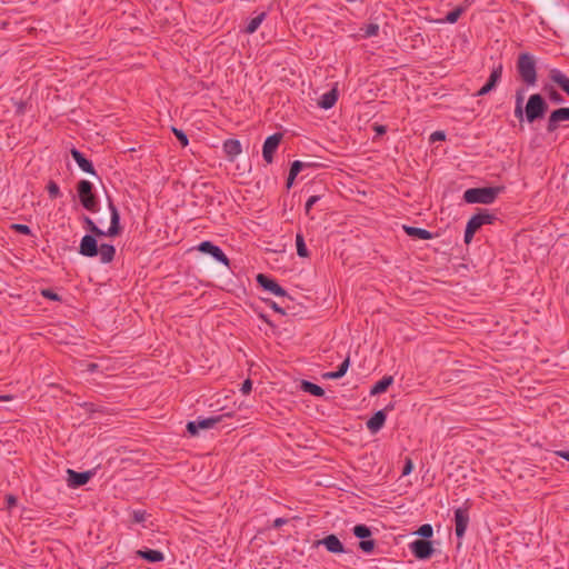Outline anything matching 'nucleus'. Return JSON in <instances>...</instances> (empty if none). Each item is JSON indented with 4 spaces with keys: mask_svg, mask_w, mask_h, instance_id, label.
<instances>
[{
    "mask_svg": "<svg viewBox=\"0 0 569 569\" xmlns=\"http://www.w3.org/2000/svg\"><path fill=\"white\" fill-rule=\"evenodd\" d=\"M108 207H109L110 214H111V224L107 232H104L103 230L98 228V226L93 222V220L90 217H88V216L83 217L84 228L90 233H92L97 237H101V236L114 237L121 232L120 213L110 197H108Z\"/></svg>",
    "mask_w": 569,
    "mask_h": 569,
    "instance_id": "1",
    "label": "nucleus"
},
{
    "mask_svg": "<svg viewBox=\"0 0 569 569\" xmlns=\"http://www.w3.org/2000/svg\"><path fill=\"white\" fill-rule=\"evenodd\" d=\"M501 188L498 187H483V188H470L463 193V200L467 203H482L490 204L498 197Z\"/></svg>",
    "mask_w": 569,
    "mask_h": 569,
    "instance_id": "2",
    "label": "nucleus"
},
{
    "mask_svg": "<svg viewBox=\"0 0 569 569\" xmlns=\"http://www.w3.org/2000/svg\"><path fill=\"white\" fill-rule=\"evenodd\" d=\"M517 70L521 78V80L527 86H535L537 82V68H536V60L533 57L528 53L523 52L520 53L517 61Z\"/></svg>",
    "mask_w": 569,
    "mask_h": 569,
    "instance_id": "3",
    "label": "nucleus"
},
{
    "mask_svg": "<svg viewBox=\"0 0 569 569\" xmlns=\"http://www.w3.org/2000/svg\"><path fill=\"white\" fill-rule=\"evenodd\" d=\"M548 110V103L545 98L539 93H533L529 97L525 107L526 120L532 123L542 119Z\"/></svg>",
    "mask_w": 569,
    "mask_h": 569,
    "instance_id": "4",
    "label": "nucleus"
},
{
    "mask_svg": "<svg viewBox=\"0 0 569 569\" xmlns=\"http://www.w3.org/2000/svg\"><path fill=\"white\" fill-rule=\"evenodd\" d=\"M80 203L91 212L98 211V200L93 192V184L88 180H80L77 184Z\"/></svg>",
    "mask_w": 569,
    "mask_h": 569,
    "instance_id": "5",
    "label": "nucleus"
},
{
    "mask_svg": "<svg viewBox=\"0 0 569 569\" xmlns=\"http://www.w3.org/2000/svg\"><path fill=\"white\" fill-rule=\"evenodd\" d=\"M409 549L419 560L430 559L435 552L432 541L425 539H416L409 545Z\"/></svg>",
    "mask_w": 569,
    "mask_h": 569,
    "instance_id": "6",
    "label": "nucleus"
},
{
    "mask_svg": "<svg viewBox=\"0 0 569 569\" xmlns=\"http://www.w3.org/2000/svg\"><path fill=\"white\" fill-rule=\"evenodd\" d=\"M223 416H212L209 418H198L194 421H189L187 423V431L191 436H197L200 429H210L213 428L217 423L222 420Z\"/></svg>",
    "mask_w": 569,
    "mask_h": 569,
    "instance_id": "7",
    "label": "nucleus"
},
{
    "mask_svg": "<svg viewBox=\"0 0 569 569\" xmlns=\"http://www.w3.org/2000/svg\"><path fill=\"white\" fill-rule=\"evenodd\" d=\"M283 134L281 132H276L269 136L262 147V157L267 163H271L273 161V154L277 151Z\"/></svg>",
    "mask_w": 569,
    "mask_h": 569,
    "instance_id": "8",
    "label": "nucleus"
},
{
    "mask_svg": "<svg viewBox=\"0 0 569 569\" xmlns=\"http://www.w3.org/2000/svg\"><path fill=\"white\" fill-rule=\"evenodd\" d=\"M198 250L202 253L210 254L214 260L223 263L227 267L230 264L229 258L224 254L220 247L213 244L211 241H202L198 246Z\"/></svg>",
    "mask_w": 569,
    "mask_h": 569,
    "instance_id": "9",
    "label": "nucleus"
},
{
    "mask_svg": "<svg viewBox=\"0 0 569 569\" xmlns=\"http://www.w3.org/2000/svg\"><path fill=\"white\" fill-rule=\"evenodd\" d=\"M469 525L468 508H458L455 510V533L457 538L462 539Z\"/></svg>",
    "mask_w": 569,
    "mask_h": 569,
    "instance_id": "10",
    "label": "nucleus"
},
{
    "mask_svg": "<svg viewBox=\"0 0 569 569\" xmlns=\"http://www.w3.org/2000/svg\"><path fill=\"white\" fill-rule=\"evenodd\" d=\"M257 283L264 290L270 291L271 293L278 297L287 296V291L273 279L270 277L258 273L256 277Z\"/></svg>",
    "mask_w": 569,
    "mask_h": 569,
    "instance_id": "11",
    "label": "nucleus"
},
{
    "mask_svg": "<svg viewBox=\"0 0 569 569\" xmlns=\"http://www.w3.org/2000/svg\"><path fill=\"white\" fill-rule=\"evenodd\" d=\"M79 253L84 257H96L99 253V246L94 234H86L82 237L79 246Z\"/></svg>",
    "mask_w": 569,
    "mask_h": 569,
    "instance_id": "12",
    "label": "nucleus"
},
{
    "mask_svg": "<svg viewBox=\"0 0 569 569\" xmlns=\"http://www.w3.org/2000/svg\"><path fill=\"white\" fill-rule=\"evenodd\" d=\"M569 120V108H559L553 110L547 122V131L555 132L559 128V122Z\"/></svg>",
    "mask_w": 569,
    "mask_h": 569,
    "instance_id": "13",
    "label": "nucleus"
},
{
    "mask_svg": "<svg viewBox=\"0 0 569 569\" xmlns=\"http://www.w3.org/2000/svg\"><path fill=\"white\" fill-rule=\"evenodd\" d=\"M68 475V486L71 488H78L84 486L89 482L91 477L93 476L92 471L78 472L72 469L67 470Z\"/></svg>",
    "mask_w": 569,
    "mask_h": 569,
    "instance_id": "14",
    "label": "nucleus"
},
{
    "mask_svg": "<svg viewBox=\"0 0 569 569\" xmlns=\"http://www.w3.org/2000/svg\"><path fill=\"white\" fill-rule=\"evenodd\" d=\"M325 546L327 551L331 553H343L346 552L343 543L339 540V538L331 533L326 536L323 539L316 541V546Z\"/></svg>",
    "mask_w": 569,
    "mask_h": 569,
    "instance_id": "15",
    "label": "nucleus"
},
{
    "mask_svg": "<svg viewBox=\"0 0 569 569\" xmlns=\"http://www.w3.org/2000/svg\"><path fill=\"white\" fill-rule=\"evenodd\" d=\"M71 157L77 162V164L87 173L91 176H97L96 169L90 160H88L82 152L78 149L72 148L70 150Z\"/></svg>",
    "mask_w": 569,
    "mask_h": 569,
    "instance_id": "16",
    "label": "nucleus"
},
{
    "mask_svg": "<svg viewBox=\"0 0 569 569\" xmlns=\"http://www.w3.org/2000/svg\"><path fill=\"white\" fill-rule=\"evenodd\" d=\"M387 415L385 410L377 411L368 421L367 428L372 432H378L385 425Z\"/></svg>",
    "mask_w": 569,
    "mask_h": 569,
    "instance_id": "17",
    "label": "nucleus"
},
{
    "mask_svg": "<svg viewBox=\"0 0 569 569\" xmlns=\"http://www.w3.org/2000/svg\"><path fill=\"white\" fill-rule=\"evenodd\" d=\"M223 151L229 160L232 161L242 151L240 141L237 139H227L223 142Z\"/></svg>",
    "mask_w": 569,
    "mask_h": 569,
    "instance_id": "18",
    "label": "nucleus"
},
{
    "mask_svg": "<svg viewBox=\"0 0 569 569\" xmlns=\"http://www.w3.org/2000/svg\"><path fill=\"white\" fill-rule=\"evenodd\" d=\"M403 231L413 239L429 240L433 238V234L427 229L411 227L403 224Z\"/></svg>",
    "mask_w": 569,
    "mask_h": 569,
    "instance_id": "19",
    "label": "nucleus"
},
{
    "mask_svg": "<svg viewBox=\"0 0 569 569\" xmlns=\"http://www.w3.org/2000/svg\"><path fill=\"white\" fill-rule=\"evenodd\" d=\"M338 100V90L337 88H332L331 90H329L328 92L323 93L319 101H318V106L322 109H330L332 108L336 102Z\"/></svg>",
    "mask_w": 569,
    "mask_h": 569,
    "instance_id": "20",
    "label": "nucleus"
},
{
    "mask_svg": "<svg viewBox=\"0 0 569 569\" xmlns=\"http://www.w3.org/2000/svg\"><path fill=\"white\" fill-rule=\"evenodd\" d=\"M137 555H138V557H140L151 563L160 562L164 558V556L161 551L154 550V549L138 550Z\"/></svg>",
    "mask_w": 569,
    "mask_h": 569,
    "instance_id": "21",
    "label": "nucleus"
},
{
    "mask_svg": "<svg viewBox=\"0 0 569 569\" xmlns=\"http://www.w3.org/2000/svg\"><path fill=\"white\" fill-rule=\"evenodd\" d=\"M551 80L569 96V78L561 71L553 69L550 72Z\"/></svg>",
    "mask_w": 569,
    "mask_h": 569,
    "instance_id": "22",
    "label": "nucleus"
},
{
    "mask_svg": "<svg viewBox=\"0 0 569 569\" xmlns=\"http://www.w3.org/2000/svg\"><path fill=\"white\" fill-rule=\"evenodd\" d=\"M100 261L102 263H109L114 259L116 248L109 243H102L99 247Z\"/></svg>",
    "mask_w": 569,
    "mask_h": 569,
    "instance_id": "23",
    "label": "nucleus"
},
{
    "mask_svg": "<svg viewBox=\"0 0 569 569\" xmlns=\"http://www.w3.org/2000/svg\"><path fill=\"white\" fill-rule=\"evenodd\" d=\"M393 377L392 376H385L382 379H380L378 382H376L371 390L370 395H380L382 392H386L387 389L392 385Z\"/></svg>",
    "mask_w": 569,
    "mask_h": 569,
    "instance_id": "24",
    "label": "nucleus"
},
{
    "mask_svg": "<svg viewBox=\"0 0 569 569\" xmlns=\"http://www.w3.org/2000/svg\"><path fill=\"white\" fill-rule=\"evenodd\" d=\"M481 228L480 223H478V220L472 216L466 226L465 230V242L468 244L471 242L475 233Z\"/></svg>",
    "mask_w": 569,
    "mask_h": 569,
    "instance_id": "25",
    "label": "nucleus"
},
{
    "mask_svg": "<svg viewBox=\"0 0 569 569\" xmlns=\"http://www.w3.org/2000/svg\"><path fill=\"white\" fill-rule=\"evenodd\" d=\"M473 216L481 227L485 224H491L497 220L496 214L491 213L488 209H479Z\"/></svg>",
    "mask_w": 569,
    "mask_h": 569,
    "instance_id": "26",
    "label": "nucleus"
},
{
    "mask_svg": "<svg viewBox=\"0 0 569 569\" xmlns=\"http://www.w3.org/2000/svg\"><path fill=\"white\" fill-rule=\"evenodd\" d=\"M301 389L305 392H308V393H310L312 396H316V397H322L325 395V390L320 386H318V385H316L313 382H310L308 380H302L301 381Z\"/></svg>",
    "mask_w": 569,
    "mask_h": 569,
    "instance_id": "27",
    "label": "nucleus"
},
{
    "mask_svg": "<svg viewBox=\"0 0 569 569\" xmlns=\"http://www.w3.org/2000/svg\"><path fill=\"white\" fill-rule=\"evenodd\" d=\"M502 70H503L502 63H498V66L493 67L491 73L486 82L490 87H492V89H495L497 87V84L499 83V81L501 80Z\"/></svg>",
    "mask_w": 569,
    "mask_h": 569,
    "instance_id": "28",
    "label": "nucleus"
},
{
    "mask_svg": "<svg viewBox=\"0 0 569 569\" xmlns=\"http://www.w3.org/2000/svg\"><path fill=\"white\" fill-rule=\"evenodd\" d=\"M296 248H297V254L299 257H301V258L309 257V251L307 249L305 238H303L302 233H300V232L296 234Z\"/></svg>",
    "mask_w": 569,
    "mask_h": 569,
    "instance_id": "29",
    "label": "nucleus"
},
{
    "mask_svg": "<svg viewBox=\"0 0 569 569\" xmlns=\"http://www.w3.org/2000/svg\"><path fill=\"white\" fill-rule=\"evenodd\" d=\"M266 12H261L260 14H258L257 17L252 18L247 27H246V32L247 33H253L257 31V29L260 27V24L262 23V21L264 20L266 18Z\"/></svg>",
    "mask_w": 569,
    "mask_h": 569,
    "instance_id": "30",
    "label": "nucleus"
},
{
    "mask_svg": "<svg viewBox=\"0 0 569 569\" xmlns=\"http://www.w3.org/2000/svg\"><path fill=\"white\" fill-rule=\"evenodd\" d=\"M352 532H353V535L357 538H359L361 540L367 539V538H369L371 536V530L366 525H357V526H355L353 529H352Z\"/></svg>",
    "mask_w": 569,
    "mask_h": 569,
    "instance_id": "31",
    "label": "nucleus"
},
{
    "mask_svg": "<svg viewBox=\"0 0 569 569\" xmlns=\"http://www.w3.org/2000/svg\"><path fill=\"white\" fill-rule=\"evenodd\" d=\"M418 536L421 537V539L429 540L433 535V528L429 523H425L419 527V529L416 531Z\"/></svg>",
    "mask_w": 569,
    "mask_h": 569,
    "instance_id": "32",
    "label": "nucleus"
},
{
    "mask_svg": "<svg viewBox=\"0 0 569 569\" xmlns=\"http://www.w3.org/2000/svg\"><path fill=\"white\" fill-rule=\"evenodd\" d=\"M463 12L465 8L457 7L456 9L447 13L445 21L449 23H455L458 21V19L461 17Z\"/></svg>",
    "mask_w": 569,
    "mask_h": 569,
    "instance_id": "33",
    "label": "nucleus"
},
{
    "mask_svg": "<svg viewBox=\"0 0 569 569\" xmlns=\"http://www.w3.org/2000/svg\"><path fill=\"white\" fill-rule=\"evenodd\" d=\"M363 31L365 38H371L378 34L379 32V24L378 23H369L360 29Z\"/></svg>",
    "mask_w": 569,
    "mask_h": 569,
    "instance_id": "34",
    "label": "nucleus"
},
{
    "mask_svg": "<svg viewBox=\"0 0 569 569\" xmlns=\"http://www.w3.org/2000/svg\"><path fill=\"white\" fill-rule=\"evenodd\" d=\"M47 191L51 199H56L61 196L60 188L58 183L53 180H50L47 184Z\"/></svg>",
    "mask_w": 569,
    "mask_h": 569,
    "instance_id": "35",
    "label": "nucleus"
},
{
    "mask_svg": "<svg viewBox=\"0 0 569 569\" xmlns=\"http://www.w3.org/2000/svg\"><path fill=\"white\" fill-rule=\"evenodd\" d=\"M375 547H376V541L372 539H363V540H360V542H359V548L366 553H371L373 551Z\"/></svg>",
    "mask_w": 569,
    "mask_h": 569,
    "instance_id": "36",
    "label": "nucleus"
},
{
    "mask_svg": "<svg viewBox=\"0 0 569 569\" xmlns=\"http://www.w3.org/2000/svg\"><path fill=\"white\" fill-rule=\"evenodd\" d=\"M172 132L176 136V138L179 140V142L181 143L182 147L188 146V143H189L188 137L181 129L172 127Z\"/></svg>",
    "mask_w": 569,
    "mask_h": 569,
    "instance_id": "37",
    "label": "nucleus"
},
{
    "mask_svg": "<svg viewBox=\"0 0 569 569\" xmlns=\"http://www.w3.org/2000/svg\"><path fill=\"white\" fill-rule=\"evenodd\" d=\"M11 229L18 233L26 234V236H30L32 233L30 227L27 224H22V223H13L11 226Z\"/></svg>",
    "mask_w": 569,
    "mask_h": 569,
    "instance_id": "38",
    "label": "nucleus"
},
{
    "mask_svg": "<svg viewBox=\"0 0 569 569\" xmlns=\"http://www.w3.org/2000/svg\"><path fill=\"white\" fill-rule=\"evenodd\" d=\"M305 169V162L296 160L291 163L289 172L296 174V177Z\"/></svg>",
    "mask_w": 569,
    "mask_h": 569,
    "instance_id": "39",
    "label": "nucleus"
},
{
    "mask_svg": "<svg viewBox=\"0 0 569 569\" xmlns=\"http://www.w3.org/2000/svg\"><path fill=\"white\" fill-rule=\"evenodd\" d=\"M320 196H311L306 204H305V211H306V214H309L310 213V210L311 208L320 200Z\"/></svg>",
    "mask_w": 569,
    "mask_h": 569,
    "instance_id": "40",
    "label": "nucleus"
},
{
    "mask_svg": "<svg viewBox=\"0 0 569 569\" xmlns=\"http://www.w3.org/2000/svg\"><path fill=\"white\" fill-rule=\"evenodd\" d=\"M41 295L44 297V298H48L52 301H60L61 298L59 297L58 293H56L54 291H52L51 289H43L41 291Z\"/></svg>",
    "mask_w": 569,
    "mask_h": 569,
    "instance_id": "41",
    "label": "nucleus"
},
{
    "mask_svg": "<svg viewBox=\"0 0 569 569\" xmlns=\"http://www.w3.org/2000/svg\"><path fill=\"white\" fill-rule=\"evenodd\" d=\"M350 365V359L347 357L338 367L337 375H339L341 378L346 375L348 368Z\"/></svg>",
    "mask_w": 569,
    "mask_h": 569,
    "instance_id": "42",
    "label": "nucleus"
},
{
    "mask_svg": "<svg viewBox=\"0 0 569 569\" xmlns=\"http://www.w3.org/2000/svg\"><path fill=\"white\" fill-rule=\"evenodd\" d=\"M515 117L522 122L526 119L525 108L523 106L516 103L515 106Z\"/></svg>",
    "mask_w": 569,
    "mask_h": 569,
    "instance_id": "43",
    "label": "nucleus"
},
{
    "mask_svg": "<svg viewBox=\"0 0 569 569\" xmlns=\"http://www.w3.org/2000/svg\"><path fill=\"white\" fill-rule=\"evenodd\" d=\"M549 98L556 103H561L563 101V97L555 89H551L549 92Z\"/></svg>",
    "mask_w": 569,
    "mask_h": 569,
    "instance_id": "44",
    "label": "nucleus"
},
{
    "mask_svg": "<svg viewBox=\"0 0 569 569\" xmlns=\"http://www.w3.org/2000/svg\"><path fill=\"white\" fill-rule=\"evenodd\" d=\"M413 469V462L410 458H407L402 468V476H408Z\"/></svg>",
    "mask_w": 569,
    "mask_h": 569,
    "instance_id": "45",
    "label": "nucleus"
},
{
    "mask_svg": "<svg viewBox=\"0 0 569 569\" xmlns=\"http://www.w3.org/2000/svg\"><path fill=\"white\" fill-rule=\"evenodd\" d=\"M252 389V381L250 379H246L240 388V391L242 395H248Z\"/></svg>",
    "mask_w": 569,
    "mask_h": 569,
    "instance_id": "46",
    "label": "nucleus"
},
{
    "mask_svg": "<svg viewBox=\"0 0 569 569\" xmlns=\"http://www.w3.org/2000/svg\"><path fill=\"white\" fill-rule=\"evenodd\" d=\"M493 89L488 83H486L483 87H481L478 92L476 93V97H483L491 92Z\"/></svg>",
    "mask_w": 569,
    "mask_h": 569,
    "instance_id": "47",
    "label": "nucleus"
},
{
    "mask_svg": "<svg viewBox=\"0 0 569 569\" xmlns=\"http://www.w3.org/2000/svg\"><path fill=\"white\" fill-rule=\"evenodd\" d=\"M493 89L488 83H486L483 87H481L478 92L476 93V97H483L491 92Z\"/></svg>",
    "mask_w": 569,
    "mask_h": 569,
    "instance_id": "48",
    "label": "nucleus"
},
{
    "mask_svg": "<svg viewBox=\"0 0 569 569\" xmlns=\"http://www.w3.org/2000/svg\"><path fill=\"white\" fill-rule=\"evenodd\" d=\"M523 99H525L523 89H518L516 91V103L523 106Z\"/></svg>",
    "mask_w": 569,
    "mask_h": 569,
    "instance_id": "49",
    "label": "nucleus"
},
{
    "mask_svg": "<svg viewBox=\"0 0 569 569\" xmlns=\"http://www.w3.org/2000/svg\"><path fill=\"white\" fill-rule=\"evenodd\" d=\"M269 306H270L271 309H273L276 312H278L280 315H284L286 313L284 310L281 307H279V305L277 302H274L272 300H270Z\"/></svg>",
    "mask_w": 569,
    "mask_h": 569,
    "instance_id": "50",
    "label": "nucleus"
},
{
    "mask_svg": "<svg viewBox=\"0 0 569 569\" xmlns=\"http://www.w3.org/2000/svg\"><path fill=\"white\" fill-rule=\"evenodd\" d=\"M446 138V134L445 132L442 131H435L432 134H431V140L432 141H436V140H445Z\"/></svg>",
    "mask_w": 569,
    "mask_h": 569,
    "instance_id": "51",
    "label": "nucleus"
},
{
    "mask_svg": "<svg viewBox=\"0 0 569 569\" xmlns=\"http://www.w3.org/2000/svg\"><path fill=\"white\" fill-rule=\"evenodd\" d=\"M323 378L326 379H331V380H336V379H340L341 377L339 375H337V370L336 371H329V372H326L323 375Z\"/></svg>",
    "mask_w": 569,
    "mask_h": 569,
    "instance_id": "52",
    "label": "nucleus"
},
{
    "mask_svg": "<svg viewBox=\"0 0 569 569\" xmlns=\"http://www.w3.org/2000/svg\"><path fill=\"white\" fill-rule=\"evenodd\" d=\"M295 179H296V174H292L291 172H289L287 181H286V188L288 190L292 187Z\"/></svg>",
    "mask_w": 569,
    "mask_h": 569,
    "instance_id": "53",
    "label": "nucleus"
},
{
    "mask_svg": "<svg viewBox=\"0 0 569 569\" xmlns=\"http://www.w3.org/2000/svg\"><path fill=\"white\" fill-rule=\"evenodd\" d=\"M373 130H375V131L377 132V134H379V136H380V134H385V133H386V131H387V129H386V127H385V126H382V124H377V123L373 126Z\"/></svg>",
    "mask_w": 569,
    "mask_h": 569,
    "instance_id": "54",
    "label": "nucleus"
},
{
    "mask_svg": "<svg viewBox=\"0 0 569 569\" xmlns=\"http://www.w3.org/2000/svg\"><path fill=\"white\" fill-rule=\"evenodd\" d=\"M284 523H287V519L284 518H277L274 521H273V527L274 528H280L281 526H283Z\"/></svg>",
    "mask_w": 569,
    "mask_h": 569,
    "instance_id": "55",
    "label": "nucleus"
},
{
    "mask_svg": "<svg viewBox=\"0 0 569 569\" xmlns=\"http://www.w3.org/2000/svg\"><path fill=\"white\" fill-rule=\"evenodd\" d=\"M556 455L569 461V451L560 450L557 451Z\"/></svg>",
    "mask_w": 569,
    "mask_h": 569,
    "instance_id": "56",
    "label": "nucleus"
},
{
    "mask_svg": "<svg viewBox=\"0 0 569 569\" xmlns=\"http://www.w3.org/2000/svg\"><path fill=\"white\" fill-rule=\"evenodd\" d=\"M7 501H8L9 507H11V506H14L17 503V498L14 496H12V495H9L7 497Z\"/></svg>",
    "mask_w": 569,
    "mask_h": 569,
    "instance_id": "57",
    "label": "nucleus"
},
{
    "mask_svg": "<svg viewBox=\"0 0 569 569\" xmlns=\"http://www.w3.org/2000/svg\"><path fill=\"white\" fill-rule=\"evenodd\" d=\"M134 519L136 521L140 522L143 520V513H140V512H136L134 513Z\"/></svg>",
    "mask_w": 569,
    "mask_h": 569,
    "instance_id": "58",
    "label": "nucleus"
},
{
    "mask_svg": "<svg viewBox=\"0 0 569 569\" xmlns=\"http://www.w3.org/2000/svg\"><path fill=\"white\" fill-rule=\"evenodd\" d=\"M12 397L11 396H0V401H8V400H11Z\"/></svg>",
    "mask_w": 569,
    "mask_h": 569,
    "instance_id": "59",
    "label": "nucleus"
},
{
    "mask_svg": "<svg viewBox=\"0 0 569 569\" xmlns=\"http://www.w3.org/2000/svg\"><path fill=\"white\" fill-rule=\"evenodd\" d=\"M315 166H316L315 163L305 162V168H311V167H315Z\"/></svg>",
    "mask_w": 569,
    "mask_h": 569,
    "instance_id": "60",
    "label": "nucleus"
},
{
    "mask_svg": "<svg viewBox=\"0 0 569 569\" xmlns=\"http://www.w3.org/2000/svg\"><path fill=\"white\" fill-rule=\"evenodd\" d=\"M96 367H97V365H94V363H91V365H90V369H91V370H94V368H96Z\"/></svg>",
    "mask_w": 569,
    "mask_h": 569,
    "instance_id": "61",
    "label": "nucleus"
}]
</instances>
